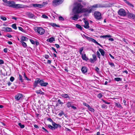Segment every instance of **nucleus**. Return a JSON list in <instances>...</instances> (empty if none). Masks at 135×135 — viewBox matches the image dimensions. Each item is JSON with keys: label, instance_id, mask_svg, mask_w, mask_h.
Wrapping results in <instances>:
<instances>
[{"label": "nucleus", "instance_id": "obj_1", "mask_svg": "<svg viewBox=\"0 0 135 135\" xmlns=\"http://www.w3.org/2000/svg\"><path fill=\"white\" fill-rule=\"evenodd\" d=\"M83 6L80 3H78L73 8L72 12L74 14H79L82 13Z\"/></svg>", "mask_w": 135, "mask_h": 135}, {"label": "nucleus", "instance_id": "obj_2", "mask_svg": "<svg viewBox=\"0 0 135 135\" xmlns=\"http://www.w3.org/2000/svg\"><path fill=\"white\" fill-rule=\"evenodd\" d=\"M7 6H9V7L16 9L22 8L24 7L23 5L19 4H16L15 2L12 1H8V3Z\"/></svg>", "mask_w": 135, "mask_h": 135}, {"label": "nucleus", "instance_id": "obj_3", "mask_svg": "<svg viewBox=\"0 0 135 135\" xmlns=\"http://www.w3.org/2000/svg\"><path fill=\"white\" fill-rule=\"evenodd\" d=\"M38 83L41 86H46L48 85V83L45 82L42 80H41L39 78H37L34 81L33 84L34 86L36 87Z\"/></svg>", "mask_w": 135, "mask_h": 135}, {"label": "nucleus", "instance_id": "obj_4", "mask_svg": "<svg viewBox=\"0 0 135 135\" xmlns=\"http://www.w3.org/2000/svg\"><path fill=\"white\" fill-rule=\"evenodd\" d=\"M91 12V10L89 7H88L86 8H83L82 13H84V16H87L89 15V14Z\"/></svg>", "mask_w": 135, "mask_h": 135}, {"label": "nucleus", "instance_id": "obj_5", "mask_svg": "<svg viewBox=\"0 0 135 135\" xmlns=\"http://www.w3.org/2000/svg\"><path fill=\"white\" fill-rule=\"evenodd\" d=\"M35 30L36 32L40 35L44 34L45 32V30L42 27H36Z\"/></svg>", "mask_w": 135, "mask_h": 135}, {"label": "nucleus", "instance_id": "obj_6", "mask_svg": "<svg viewBox=\"0 0 135 135\" xmlns=\"http://www.w3.org/2000/svg\"><path fill=\"white\" fill-rule=\"evenodd\" d=\"M64 0H53L52 1V5L54 7H56L61 4Z\"/></svg>", "mask_w": 135, "mask_h": 135}, {"label": "nucleus", "instance_id": "obj_7", "mask_svg": "<svg viewBox=\"0 0 135 135\" xmlns=\"http://www.w3.org/2000/svg\"><path fill=\"white\" fill-rule=\"evenodd\" d=\"M94 16L95 18L98 20H99L102 18L101 14L98 11H96L94 12Z\"/></svg>", "mask_w": 135, "mask_h": 135}, {"label": "nucleus", "instance_id": "obj_8", "mask_svg": "<svg viewBox=\"0 0 135 135\" xmlns=\"http://www.w3.org/2000/svg\"><path fill=\"white\" fill-rule=\"evenodd\" d=\"M118 13L119 15L121 16H124L126 15L125 10L123 9H120Z\"/></svg>", "mask_w": 135, "mask_h": 135}, {"label": "nucleus", "instance_id": "obj_9", "mask_svg": "<svg viewBox=\"0 0 135 135\" xmlns=\"http://www.w3.org/2000/svg\"><path fill=\"white\" fill-rule=\"evenodd\" d=\"M32 5L33 7L35 8L38 7V8H41L44 7L43 4H32Z\"/></svg>", "mask_w": 135, "mask_h": 135}, {"label": "nucleus", "instance_id": "obj_10", "mask_svg": "<svg viewBox=\"0 0 135 135\" xmlns=\"http://www.w3.org/2000/svg\"><path fill=\"white\" fill-rule=\"evenodd\" d=\"M23 97V95L19 93L16 95L15 98L16 99L18 100L22 98Z\"/></svg>", "mask_w": 135, "mask_h": 135}, {"label": "nucleus", "instance_id": "obj_11", "mask_svg": "<svg viewBox=\"0 0 135 135\" xmlns=\"http://www.w3.org/2000/svg\"><path fill=\"white\" fill-rule=\"evenodd\" d=\"M84 37H85V38H86L87 40H88L89 41H91L94 43V42L95 41V40L94 39L89 37L85 35H84Z\"/></svg>", "mask_w": 135, "mask_h": 135}, {"label": "nucleus", "instance_id": "obj_12", "mask_svg": "<svg viewBox=\"0 0 135 135\" xmlns=\"http://www.w3.org/2000/svg\"><path fill=\"white\" fill-rule=\"evenodd\" d=\"M52 124L53 126V127L54 128V130H55V129L57 128L58 127L60 128L61 127V126L60 125L57 124L54 122L52 123Z\"/></svg>", "mask_w": 135, "mask_h": 135}, {"label": "nucleus", "instance_id": "obj_13", "mask_svg": "<svg viewBox=\"0 0 135 135\" xmlns=\"http://www.w3.org/2000/svg\"><path fill=\"white\" fill-rule=\"evenodd\" d=\"M75 15H74L73 17H72V19L74 21L77 20L78 19L79 17L78 14H74Z\"/></svg>", "mask_w": 135, "mask_h": 135}, {"label": "nucleus", "instance_id": "obj_14", "mask_svg": "<svg viewBox=\"0 0 135 135\" xmlns=\"http://www.w3.org/2000/svg\"><path fill=\"white\" fill-rule=\"evenodd\" d=\"M81 70L82 73L84 74L86 73L88 69L85 66H83L82 67Z\"/></svg>", "mask_w": 135, "mask_h": 135}, {"label": "nucleus", "instance_id": "obj_15", "mask_svg": "<svg viewBox=\"0 0 135 135\" xmlns=\"http://www.w3.org/2000/svg\"><path fill=\"white\" fill-rule=\"evenodd\" d=\"M3 28H4V30H2V31L7 32L12 31V29L8 27H3Z\"/></svg>", "mask_w": 135, "mask_h": 135}, {"label": "nucleus", "instance_id": "obj_16", "mask_svg": "<svg viewBox=\"0 0 135 135\" xmlns=\"http://www.w3.org/2000/svg\"><path fill=\"white\" fill-rule=\"evenodd\" d=\"M81 57L83 60H85V61H87L88 60V59L86 57L85 54H81Z\"/></svg>", "mask_w": 135, "mask_h": 135}, {"label": "nucleus", "instance_id": "obj_17", "mask_svg": "<svg viewBox=\"0 0 135 135\" xmlns=\"http://www.w3.org/2000/svg\"><path fill=\"white\" fill-rule=\"evenodd\" d=\"M90 9H91V12L92 11H94L96 10V8H97V6H96L95 4L94 5H93L89 7Z\"/></svg>", "mask_w": 135, "mask_h": 135}, {"label": "nucleus", "instance_id": "obj_18", "mask_svg": "<svg viewBox=\"0 0 135 135\" xmlns=\"http://www.w3.org/2000/svg\"><path fill=\"white\" fill-rule=\"evenodd\" d=\"M85 25L84 26V27L86 29L88 28L89 27V23L88 21H85L84 22Z\"/></svg>", "mask_w": 135, "mask_h": 135}, {"label": "nucleus", "instance_id": "obj_19", "mask_svg": "<svg viewBox=\"0 0 135 135\" xmlns=\"http://www.w3.org/2000/svg\"><path fill=\"white\" fill-rule=\"evenodd\" d=\"M73 103V102H68L66 104V105L67 107L68 108H69L70 107H71L72 105V104Z\"/></svg>", "mask_w": 135, "mask_h": 135}, {"label": "nucleus", "instance_id": "obj_20", "mask_svg": "<svg viewBox=\"0 0 135 135\" xmlns=\"http://www.w3.org/2000/svg\"><path fill=\"white\" fill-rule=\"evenodd\" d=\"M27 15L29 18H32L35 16L34 14L30 12L28 13Z\"/></svg>", "mask_w": 135, "mask_h": 135}, {"label": "nucleus", "instance_id": "obj_21", "mask_svg": "<svg viewBox=\"0 0 135 135\" xmlns=\"http://www.w3.org/2000/svg\"><path fill=\"white\" fill-rule=\"evenodd\" d=\"M61 96L62 97L65 98H68L69 99H70V97L67 94H62L61 95Z\"/></svg>", "mask_w": 135, "mask_h": 135}, {"label": "nucleus", "instance_id": "obj_22", "mask_svg": "<svg viewBox=\"0 0 135 135\" xmlns=\"http://www.w3.org/2000/svg\"><path fill=\"white\" fill-rule=\"evenodd\" d=\"M28 40V38L25 36H22L21 38V41H26Z\"/></svg>", "mask_w": 135, "mask_h": 135}, {"label": "nucleus", "instance_id": "obj_23", "mask_svg": "<svg viewBox=\"0 0 135 135\" xmlns=\"http://www.w3.org/2000/svg\"><path fill=\"white\" fill-rule=\"evenodd\" d=\"M111 37V36L110 35H103V36H100V38H110Z\"/></svg>", "mask_w": 135, "mask_h": 135}, {"label": "nucleus", "instance_id": "obj_24", "mask_svg": "<svg viewBox=\"0 0 135 135\" xmlns=\"http://www.w3.org/2000/svg\"><path fill=\"white\" fill-rule=\"evenodd\" d=\"M97 8H103L105 7L103 4H95Z\"/></svg>", "mask_w": 135, "mask_h": 135}, {"label": "nucleus", "instance_id": "obj_25", "mask_svg": "<svg viewBox=\"0 0 135 135\" xmlns=\"http://www.w3.org/2000/svg\"><path fill=\"white\" fill-rule=\"evenodd\" d=\"M123 1H124L125 3H126L129 6L132 7H134V6L133 4H131L129 2L127 1V0H123Z\"/></svg>", "mask_w": 135, "mask_h": 135}, {"label": "nucleus", "instance_id": "obj_26", "mask_svg": "<svg viewBox=\"0 0 135 135\" xmlns=\"http://www.w3.org/2000/svg\"><path fill=\"white\" fill-rule=\"evenodd\" d=\"M99 51L100 52L102 55L104 56L105 52L102 49H99Z\"/></svg>", "mask_w": 135, "mask_h": 135}, {"label": "nucleus", "instance_id": "obj_27", "mask_svg": "<svg viewBox=\"0 0 135 135\" xmlns=\"http://www.w3.org/2000/svg\"><path fill=\"white\" fill-rule=\"evenodd\" d=\"M135 15L133 13H129L128 14V17L130 18H133V17H134Z\"/></svg>", "mask_w": 135, "mask_h": 135}, {"label": "nucleus", "instance_id": "obj_28", "mask_svg": "<svg viewBox=\"0 0 135 135\" xmlns=\"http://www.w3.org/2000/svg\"><path fill=\"white\" fill-rule=\"evenodd\" d=\"M36 92L37 94H40L42 95H44V93L42 92L41 90H37L36 91Z\"/></svg>", "mask_w": 135, "mask_h": 135}, {"label": "nucleus", "instance_id": "obj_29", "mask_svg": "<svg viewBox=\"0 0 135 135\" xmlns=\"http://www.w3.org/2000/svg\"><path fill=\"white\" fill-rule=\"evenodd\" d=\"M55 38L53 37H51L49 39V41L51 43L55 41Z\"/></svg>", "mask_w": 135, "mask_h": 135}, {"label": "nucleus", "instance_id": "obj_30", "mask_svg": "<svg viewBox=\"0 0 135 135\" xmlns=\"http://www.w3.org/2000/svg\"><path fill=\"white\" fill-rule=\"evenodd\" d=\"M88 108L89 111H91V112H94V109L93 108H92L90 106H89L88 107Z\"/></svg>", "mask_w": 135, "mask_h": 135}, {"label": "nucleus", "instance_id": "obj_31", "mask_svg": "<svg viewBox=\"0 0 135 135\" xmlns=\"http://www.w3.org/2000/svg\"><path fill=\"white\" fill-rule=\"evenodd\" d=\"M115 105L118 108H122V107L121 105L119 103H115Z\"/></svg>", "mask_w": 135, "mask_h": 135}, {"label": "nucleus", "instance_id": "obj_32", "mask_svg": "<svg viewBox=\"0 0 135 135\" xmlns=\"http://www.w3.org/2000/svg\"><path fill=\"white\" fill-rule=\"evenodd\" d=\"M76 26L77 28L80 30H82L83 28L79 24H76Z\"/></svg>", "mask_w": 135, "mask_h": 135}, {"label": "nucleus", "instance_id": "obj_33", "mask_svg": "<svg viewBox=\"0 0 135 135\" xmlns=\"http://www.w3.org/2000/svg\"><path fill=\"white\" fill-rule=\"evenodd\" d=\"M20 42L22 43L24 47H25L27 46V44L25 42L23 41H20Z\"/></svg>", "mask_w": 135, "mask_h": 135}, {"label": "nucleus", "instance_id": "obj_34", "mask_svg": "<svg viewBox=\"0 0 135 135\" xmlns=\"http://www.w3.org/2000/svg\"><path fill=\"white\" fill-rule=\"evenodd\" d=\"M0 18L3 21H6L7 20V18L4 17L3 15H1L0 16Z\"/></svg>", "mask_w": 135, "mask_h": 135}, {"label": "nucleus", "instance_id": "obj_35", "mask_svg": "<svg viewBox=\"0 0 135 135\" xmlns=\"http://www.w3.org/2000/svg\"><path fill=\"white\" fill-rule=\"evenodd\" d=\"M84 48L83 47H81L80 48L79 52V53L80 55L82 54H83L82 53V52L84 50Z\"/></svg>", "mask_w": 135, "mask_h": 135}, {"label": "nucleus", "instance_id": "obj_36", "mask_svg": "<svg viewBox=\"0 0 135 135\" xmlns=\"http://www.w3.org/2000/svg\"><path fill=\"white\" fill-rule=\"evenodd\" d=\"M48 127L50 129H51V130H54V128L53 127L51 126L50 124H49L48 125Z\"/></svg>", "mask_w": 135, "mask_h": 135}, {"label": "nucleus", "instance_id": "obj_37", "mask_svg": "<svg viewBox=\"0 0 135 135\" xmlns=\"http://www.w3.org/2000/svg\"><path fill=\"white\" fill-rule=\"evenodd\" d=\"M19 80L21 82H23V80L22 79V76L19 74Z\"/></svg>", "mask_w": 135, "mask_h": 135}, {"label": "nucleus", "instance_id": "obj_38", "mask_svg": "<svg viewBox=\"0 0 135 135\" xmlns=\"http://www.w3.org/2000/svg\"><path fill=\"white\" fill-rule=\"evenodd\" d=\"M2 1L4 2L3 4L5 6H7L8 2L7 0H2Z\"/></svg>", "mask_w": 135, "mask_h": 135}, {"label": "nucleus", "instance_id": "obj_39", "mask_svg": "<svg viewBox=\"0 0 135 135\" xmlns=\"http://www.w3.org/2000/svg\"><path fill=\"white\" fill-rule=\"evenodd\" d=\"M23 77L25 79H26L27 81H29L30 79L27 77L25 73L23 74Z\"/></svg>", "mask_w": 135, "mask_h": 135}, {"label": "nucleus", "instance_id": "obj_40", "mask_svg": "<svg viewBox=\"0 0 135 135\" xmlns=\"http://www.w3.org/2000/svg\"><path fill=\"white\" fill-rule=\"evenodd\" d=\"M18 125L20 126V128H23L25 127V126L24 125L22 124L21 123H20L18 124Z\"/></svg>", "mask_w": 135, "mask_h": 135}, {"label": "nucleus", "instance_id": "obj_41", "mask_svg": "<svg viewBox=\"0 0 135 135\" xmlns=\"http://www.w3.org/2000/svg\"><path fill=\"white\" fill-rule=\"evenodd\" d=\"M114 80L115 81H122V79L121 78H115L114 79Z\"/></svg>", "mask_w": 135, "mask_h": 135}, {"label": "nucleus", "instance_id": "obj_42", "mask_svg": "<svg viewBox=\"0 0 135 135\" xmlns=\"http://www.w3.org/2000/svg\"><path fill=\"white\" fill-rule=\"evenodd\" d=\"M12 27L15 30H16L17 29L16 25L15 23L12 24Z\"/></svg>", "mask_w": 135, "mask_h": 135}, {"label": "nucleus", "instance_id": "obj_43", "mask_svg": "<svg viewBox=\"0 0 135 135\" xmlns=\"http://www.w3.org/2000/svg\"><path fill=\"white\" fill-rule=\"evenodd\" d=\"M51 25L53 27H60V26L59 25H57L55 23H52Z\"/></svg>", "mask_w": 135, "mask_h": 135}, {"label": "nucleus", "instance_id": "obj_44", "mask_svg": "<svg viewBox=\"0 0 135 135\" xmlns=\"http://www.w3.org/2000/svg\"><path fill=\"white\" fill-rule=\"evenodd\" d=\"M93 57V59L95 61H96L97 60V58L96 57V56L95 55L93 54L92 55Z\"/></svg>", "mask_w": 135, "mask_h": 135}, {"label": "nucleus", "instance_id": "obj_45", "mask_svg": "<svg viewBox=\"0 0 135 135\" xmlns=\"http://www.w3.org/2000/svg\"><path fill=\"white\" fill-rule=\"evenodd\" d=\"M108 63H109V64L110 65L111 67H113V66L114 67L115 66L114 64L113 63L109 62Z\"/></svg>", "mask_w": 135, "mask_h": 135}, {"label": "nucleus", "instance_id": "obj_46", "mask_svg": "<svg viewBox=\"0 0 135 135\" xmlns=\"http://www.w3.org/2000/svg\"><path fill=\"white\" fill-rule=\"evenodd\" d=\"M102 108H104L105 109H106L107 108V105L105 104H103L102 105Z\"/></svg>", "mask_w": 135, "mask_h": 135}, {"label": "nucleus", "instance_id": "obj_47", "mask_svg": "<svg viewBox=\"0 0 135 135\" xmlns=\"http://www.w3.org/2000/svg\"><path fill=\"white\" fill-rule=\"evenodd\" d=\"M57 102L59 104L61 105L63 104V103L61 102L60 99H58L57 100Z\"/></svg>", "mask_w": 135, "mask_h": 135}, {"label": "nucleus", "instance_id": "obj_48", "mask_svg": "<svg viewBox=\"0 0 135 135\" xmlns=\"http://www.w3.org/2000/svg\"><path fill=\"white\" fill-rule=\"evenodd\" d=\"M64 114V112L62 111H61L59 114V115L60 117L61 116Z\"/></svg>", "mask_w": 135, "mask_h": 135}, {"label": "nucleus", "instance_id": "obj_49", "mask_svg": "<svg viewBox=\"0 0 135 135\" xmlns=\"http://www.w3.org/2000/svg\"><path fill=\"white\" fill-rule=\"evenodd\" d=\"M103 95L101 93H99L97 95V97L99 98H101L102 97Z\"/></svg>", "mask_w": 135, "mask_h": 135}, {"label": "nucleus", "instance_id": "obj_50", "mask_svg": "<svg viewBox=\"0 0 135 135\" xmlns=\"http://www.w3.org/2000/svg\"><path fill=\"white\" fill-rule=\"evenodd\" d=\"M94 43L97 44V45H99L100 47H102V46L101 45H100V44L96 40H95V42H94Z\"/></svg>", "mask_w": 135, "mask_h": 135}, {"label": "nucleus", "instance_id": "obj_51", "mask_svg": "<svg viewBox=\"0 0 135 135\" xmlns=\"http://www.w3.org/2000/svg\"><path fill=\"white\" fill-rule=\"evenodd\" d=\"M42 16V17L44 18L47 19L48 18V17L47 16H46V15L45 14L43 15Z\"/></svg>", "mask_w": 135, "mask_h": 135}, {"label": "nucleus", "instance_id": "obj_52", "mask_svg": "<svg viewBox=\"0 0 135 135\" xmlns=\"http://www.w3.org/2000/svg\"><path fill=\"white\" fill-rule=\"evenodd\" d=\"M30 41L31 43V44H32L34 45V44H35V42L33 40H31V39H30Z\"/></svg>", "mask_w": 135, "mask_h": 135}, {"label": "nucleus", "instance_id": "obj_53", "mask_svg": "<svg viewBox=\"0 0 135 135\" xmlns=\"http://www.w3.org/2000/svg\"><path fill=\"white\" fill-rule=\"evenodd\" d=\"M59 20L60 21H63L64 19L62 16H60L59 17Z\"/></svg>", "mask_w": 135, "mask_h": 135}, {"label": "nucleus", "instance_id": "obj_54", "mask_svg": "<svg viewBox=\"0 0 135 135\" xmlns=\"http://www.w3.org/2000/svg\"><path fill=\"white\" fill-rule=\"evenodd\" d=\"M18 29L19 30L23 32H24L25 31L21 27H18Z\"/></svg>", "mask_w": 135, "mask_h": 135}, {"label": "nucleus", "instance_id": "obj_55", "mask_svg": "<svg viewBox=\"0 0 135 135\" xmlns=\"http://www.w3.org/2000/svg\"><path fill=\"white\" fill-rule=\"evenodd\" d=\"M15 79L12 76H11L10 78V80L12 82H13Z\"/></svg>", "mask_w": 135, "mask_h": 135}, {"label": "nucleus", "instance_id": "obj_56", "mask_svg": "<svg viewBox=\"0 0 135 135\" xmlns=\"http://www.w3.org/2000/svg\"><path fill=\"white\" fill-rule=\"evenodd\" d=\"M97 55L98 57V58L100 59V55L99 52L98 51H97Z\"/></svg>", "mask_w": 135, "mask_h": 135}, {"label": "nucleus", "instance_id": "obj_57", "mask_svg": "<svg viewBox=\"0 0 135 135\" xmlns=\"http://www.w3.org/2000/svg\"><path fill=\"white\" fill-rule=\"evenodd\" d=\"M42 128L43 130V131H45V132H46L47 133H49V132L47 131V130L46 129H45L44 127H42Z\"/></svg>", "mask_w": 135, "mask_h": 135}, {"label": "nucleus", "instance_id": "obj_58", "mask_svg": "<svg viewBox=\"0 0 135 135\" xmlns=\"http://www.w3.org/2000/svg\"><path fill=\"white\" fill-rule=\"evenodd\" d=\"M83 105L85 106H86L88 108L90 106L88 104L85 103H83Z\"/></svg>", "mask_w": 135, "mask_h": 135}, {"label": "nucleus", "instance_id": "obj_59", "mask_svg": "<svg viewBox=\"0 0 135 135\" xmlns=\"http://www.w3.org/2000/svg\"><path fill=\"white\" fill-rule=\"evenodd\" d=\"M46 59H48L49 57V56L47 55H44Z\"/></svg>", "mask_w": 135, "mask_h": 135}, {"label": "nucleus", "instance_id": "obj_60", "mask_svg": "<svg viewBox=\"0 0 135 135\" xmlns=\"http://www.w3.org/2000/svg\"><path fill=\"white\" fill-rule=\"evenodd\" d=\"M102 100L106 104H110V102H107L106 101L104 100L103 99H102Z\"/></svg>", "mask_w": 135, "mask_h": 135}, {"label": "nucleus", "instance_id": "obj_61", "mask_svg": "<svg viewBox=\"0 0 135 135\" xmlns=\"http://www.w3.org/2000/svg\"><path fill=\"white\" fill-rule=\"evenodd\" d=\"M47 120L51 122L52 123H53V122H54L50 118H49L47 119Z\"/></svg>", "mask_w": 135, "mask_h": 135}, {"label": "nucleus", "instance_id": "obj_62", "mask_svg": "<svg viewBox=\"0 0 135 135\" xmlns=\"http://www.w3.org/2000/svg\"><path fill=\"white\" fill-rule=\"evenodd\" d=\"M90 62L92 63H94L95 61L93 59H90Z\"/></svg>", "mask_w": 135, "mask_h": 135}, {"label": "nucleus", "instance_id": "obj_63", "mask_svg": "<svg viewBox=\"0 0 135 135\" xmlns=\"http://www.w3.org/2000/svg\"><path fill=\"white\" fill-rule=\"evenodd\" d=\"M95 70L96 71L98 72H99V69L98 67H95Z\"/></svg>", "mask_w": 135, "mask_h": 135}, {"label": "nucleus", "instance_id": "obj_64", "mask_svg": "<svg viewBox=\"0 0 135 135\" xmlns=\"http://www.w3.org/2000/svg\"><path fill=\"white\" fill-rule=\"evenodd\" d=\"M4 63V61L0 59V64H3Z\"/></svg>", "mask_w": 135, "mask_h": 135}]
</instances>
